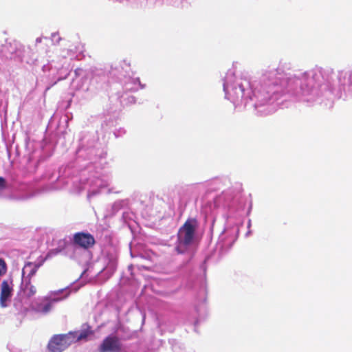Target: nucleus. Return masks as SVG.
Masks as SVG:
<instances>
[{"instance_id":"9","label":"nucleus","mask_w":352,"mask_h":352,"mask_svg":"<svg viewBox=\"0 0 352 352\" xmlns=\"http://www.w3.org/2000/svg\"><path fill=\"white\" fill-rule=\"evenodd\" d=\"M29 286H26L24 289L25 293L28 297H31L35 294L36 289V287L28 283Z\"/></svg>"},{"instance_id":"1","label":"nucleus","mask_w":352,"mask_h":352,"mask_svg":"<svg viewBox=\"0 0 352 352\" xmlns=\"http://www.w3.org/2000/svg\"><path fill=\"white\" fill-rule=\"evenodd\" d=\"M91 333L90 331H70L65 334H56L53 336L47 344V349L50 352H63L72 344L82 340H86Z\"/></svg>"},{"instance_id":"4","label":"nucleus","mask_w":352,"mask_h":352,"mask_svg":"<svg viewBox=\"0 0 352 352\" xmlns=\"http://www.w3.org/2000/svg\"><path fill=\"white\" fill-rule=\"evenodd\" d=\"M73 240L76 245L86 250L92 248L96 243L93 235L82 232L74 234Z\"/></svg>"},{"instance_id":"5","label":"nucleus","mask_w":352,"mask_h":352,"mask_svg":"<svg viewBox=\"0 0 352 352\" xmlns=\"http://www.w3.org/2000/svg\"><path fill=\"white\" fill-rule=\"evenodd\" d=\"M12 287L7 280H3L1 285L0 305L1 307H7V302L10 300L12 295Z\"/></svg>"},{"instance_id":"11","label":"nucleus","mask_w":352,"mask_h":352,"mask_svg":"<svg viewBox=\"0 0 352 352\" xmlns=\"http://www.w3.org/2000/svg\"><path fill=\"white\" fill-rule=\"evenodd\" d=\"M6 188V179L1 177H0V192L3 191Z\"/></svg>"},{"instance_id":"10","label":"nucleus","mask_w":352,"mask_h":352,"mask_svg":"<svg viewBox=\"0 0 352 352\" xmlns=\"http://www.w3.org/2000/svg\"><path fill=\"white\" fill-rule=\"evenodd\" d=\"M7 272V265L3 259L0 258V276L6 274Z\"/></svg>"},{"instance_id":"8","label":"nucleus","mask_w":352,"mask_h":352,"mask_svg":"<svg viewBox=\"0 0 352 352\" xmlns=\"http://www.w3.org/2000/svg\"><path fill=\"white\" fill-rule=\"evenodd\" d=\"M60 300V298L52 299L51 300V302H47V304L43 305V307L41 309V311L44 313V314H46V313L49 312L51 310V309H52V302H57V301H58Z\"/></svg>"},{"instance_id":"2","label":"nucleus","mask_w":352,"mask_h":352,"mask_svg":"<svg viewBox=\"0 0 352 352\" xmlns=\"http://www.w3.org/2000/svg\"><path fill=\"white\" fill-rule=\"evenodd\" d=\"M197 221L195 219H188L179 229L177 233V244L176 250L179 254H183L187 251L189 246L192 243Z\"/></svg>"},{"instance_id":"7","label":"nucleus","mask_w":352,"mask_h":352,"mask_svg":"<svg viewBox=\"0 0 352 352\" xmlns=\"http://www.w3.org/2000/svg\"><path fill=\"white\" fill-rule=\"evenodd\" d=\"M245 94V89L243 85H239L237 87H234L230 94L229 99L231 102L236 104L240 102L243 98Z\"/></svg>"},{"instance_id":"6","label":"nucleus","mask_w":352,"mask_h":352,"mask_svg":"<svg viewBox=\"0 0 352 352\" xmlns=\"http://www.w3.org/2000/svg\"><path fill=\"white\" fill-rule=\"evenodd\" d=\"M43 262L44 260L39 263L28 262L25 264L22 270V276H24L27 274L29 283H31V278L35 275L38 269L43 265Z\"/></svg>"},{"instance_id":"3","label":"nucleus","mask_w":352,"mask_h":352,"mask_svg":"<svg viewBox=\"0 0 352 352\" xmlns=\"http://www.w3.org/2000/svg\"><path fill=\"white\" fill-rule=\"evenodd\" d=\"M122 344L116 336L105 338L99 346V352H121Z\"/></svg>"}]
</instances>
